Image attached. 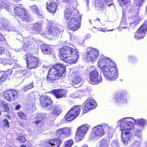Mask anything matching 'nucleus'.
Wrapping results in <instances>:
<instances>
[{"instance_id": "nucleus-43", "label": "nucleus", "mask_w": 147, "mask_h": 147, "mask_svg": "<svg viewBox=\"0 0 147 147\" xmlns=\"http://www.w3.org/2000/svg\"><path fill=\"white\" fill-rule=\"evenodd\" d=\"M3 123L4 126L8 127H9V123L7 119H3Z\"/></svg>"}, {"instance_id": "nucleus-4", "label": "nucleus", "mask_w": 147, "mask_h": 147, "mask_svg": "<svg viewBox=\"0 0 147 147\" xmlns=\"http://www.w3.org/2000/svg\"><path fill=\"white\" fill-rule=\"evenodd\" d=\"M70 129L68 127H65L58 129L56 132V136L59 138L50 139L45 142L46 147H59L62 143L60 138H62L65 136L70 135Z\"/></svg>"}, {"instance_id": "nucleus-6", "label": "nucleus", "mask_w": 147, "mask_h": 147, "mask_svg": "<svg viewBox=\"0 0 147 147\" xmlns=\"http://www.w3.org/2000/svg\"><path fill=\"white\" fill-rule=\"evenodd\" d=\"M81 110L80 106L76 105L71 108L65 116V120L67 121L70 122L78 117Z\"/></svg>"}, {"instance_id": "nucleus-1", "label": "nucleus", "mask_w": 147, "mask_h": 147, "mask_svg": "<svg viewBox=\"0 0 147 147\" xmlns=\"http://www.w3.org/2000/svg\"><path fill=\"white\" fill-rule=\"evenodd\" d=\"M98 66L107 79L113 80L117 78L118 70L116 65L108 58H100L98 61Z\"/></svg>"}, {"instance_id": "nucleus-58", "label": "nucleus", "mask_w": 147, "mask_h": 147, "mask_svg": "<svg viewBox=\"0 0 147 147\" xmlns=\"http://www.w3.org/2000/svg\"><path fill=\"white\" fill-rule=\"evenodd\" d=\"M15 1L16 2H18L20 1V0H13Z\"/></svg>"}, {"instance_id": "nucleus-13", "label": "nucleus", "mask_w": 147, "mask_h": 147, "mask_svg": "<svg viewBox=\"0 0 147 147\" xmlns=\"http://www.w3.org/2000/svg\"><path fill=\"white\" fill-rule=\"evenodd\" d=\"M18 96V91L13 89L8 90L4 92L3 94V97L9 102L15 99Z\"/></svg>"}, {"instance_id": "nucleus-10", "label": "nucleus", "mask_w": 147, "mask_h": 147, "mask_svg": "<svg viewBox=\"0 0 147 147\" xmlns=\"http://www.w3.org/2000/svg\"><path fill=\"white\" fill-rule=\"evenodd\" d=\"M98 52L96 49H91L86 52V54L84 59L87 61L94 62L98 58Z\"/></svg>"}, {"instance_id": "nucleus-37", "label": "nucleus", "mask_w": 147, "mask_h": 147, "mask_svg": "<svg viewBox=\"0 0 147 147\" xmlns=\"http://www.w3.org/2000/svg\"><path fill=\"white\" fill-rule=\"evenodd\" d=\"M73 140L71 139L67 140L65 142L64 146L63 147H71L74 144Z\"/></svg>"}, {"instance_id": "nucleus-15", "label": "nucleus", "mask_w": 147, "mask_h": 147, "mask_svg": "<svg viewBox=\"0 0 147 147\" xmlns=\"http://www.w3.org/2000/svg\"><path fill=\"white\" fill-rule=\"evenodd\" d=\"M119 124L121 131H129L132 130L134 127L133 122L125 119H122Z\"/></svg>"}, {"instance_id": "nucleus-31", "label": "nucleus", "mask_w": 147, "mask_h": 147, "mask_svg": "<svg viewBox=\"0 0 147 147\" xmlns=\"http://www.w3.org/2000/svg\"><path fill=\"white\" fill-rule=\"evenodd\" d=\"M16 140L20 143H23L26 141V139L24 135L22 133H20L18 135L16 138Z\"/></svg>"}, {"instance_id": "nucleus-24", "label": "nucleus", "mask_w": 147, "mask_h": 147, "mask_svg": "<svg viewBox=\"0 0 147 147\" xmlns=\"http://www.w3.org/2000/svg\"><path fill=\"white\" fill-rule=\"evenodd\" d=\"M42 52L45 54L50 55L53 53V49L51 45L43 44L41 46Z\"/></svg>"}, {"instance_id": "nucleus-48", "label": "nucleus", "mask_w": 147, "mask_h": 147, "mask_svg": "<svg viewBox=\"0 0 147 147\" xmlns=\"http://www.w3.org/2000/svg\"><path fill=\"white\" fill-rule=\"evenodd\" d=\"M3 106H4V107H3L4 108V111L7 113H9V108L8 105H3Z\"/></svg>"}, {"instance_id": "nucleus-19", "label": "nucleus", "mask_w": 147, "mask_h": 147, "mask_svg": "<svg viewBox=\"0 0 147 147\" xmlns=\"http://www.w3.org/2000/svg\"><path fill=\"white\" fill-rule=\"evenodd\" d=\"M87 102L85 105L83 111L85 112H87L88 111L95 108L97 106V103L92 98H88L87 100Z\"/></svg>"}, {"instance_id": "nucleus-17", "label": "nucleus", "mask_w": 147, "mask_h": 147, "mask_svg": "<svg viewBox=\"0 0 147 147\" xmlns=\"http://www.w3.org/2000/svg\"><path fill=\"white\" fill-rule=\"evenodd\" d=\"M62 76L59 75L54 69L50 68L49 71V73L47 77V81L49 82H53L56 81Z\"/></svg>"}, {"instance_id": "nucleus-47", "label": "nucleus", "mask_w": 147, "mask_h": 147, "mask_svg": "<svg viewBox=\"0 0 147 147\" xmlns=\"http://www.w3.org/2000/svg\"><path fill=\"white\" fill-rule=\"evenodd\" d=\"M98 30L100 31H101L103 32H105L106 31H112L113 30V29H111V30H106V29L104 28H98Z\"/></svg>"}, {"instance_id": "nucleus-42", "label": "nucleus", "mask_w": 147, "mask_h": 147, "mask_svg": "<svg viewBox=\"0 0 147 147\" xmlns=\"http://www.w3.org/2000/svg\"><path fill=\"white\" fill-rule=\"evenodd\" d=\"M146 123V122L145 120L142 119L138 120L137 122V124L138 125L142 126L145 125Z\"/></svg>"}, {"instance_id": "nucleus-55", "label": "nucleus", "mask_w": 147, "mask_h": 147, "mask_svg": "<svg viewBox=\"0 0 147 147\" xmlns=\"http://www.w3.org/2000/svg\"><path fill=\"white\" fill-rule=\"evenodd\" d=\"M98 22L99 23H100V20L99 19H96L94 21V22L95 23H96V22Z\"/></svg>"}, {"instance_id": "nucleus-23", "label": "nucleus", "mask_w": 147, "mask_h": 147, "mask_svg": "<svg viewBox=\"0 0 147 147\" xmlns=\"http://www.w3.org/2000/svg\"><path fill=\"white\" fill-rule=\"evenodd\" d=\"M57 5L55 1H52L49 3L48 2L46 3V8L47 11L50 13H55L57 10Z\"/></svg>"}, {"instance_id": "nucleus-2", "label": "nucleus", "mask_w": 147, "mask_h": 147, "mask_svg": "<svg viewBox=\"0 0 147 147\" xmlns=\"http://www.w3.org/2000/svg\"><path fill=\"white\" fill-rule=\"evenodd\" d=\"M76 11L70 5L67 7L64 11V18L67 21V29L73 32L80 27L81 17L76 12Z\"/></svg>"}, {"instance_id": "nucleus-30", "label": "nucleus", "mask_w": 147, "mask_h": 147, "mask_svg": "<svg viewBox=\"0 0 147 147\" xmlns=\"http://www.w3.org/2000/svg\"><path fill=\"white\" fill-rule=\"evenodd\" d=\"M135 38L137 39L143 38L145 35L146 33L138 29L135 32Z\"/></svg>"}, {"instance_id": "nucleus-5", "label": "nucleus", "mask_w": 147, "mask_h": 147, "mask_svg": "<svg viewBox=\"0 0 147 147\" xmlns=\"http://www.w3.org/2000/svg\"><path fill=\"white\" fill-rule=\"evenodd\" d=\"M13 9L16 18L20 23L22 22H27L30 21V17L26 9L17 6L14 7Z\"/></svg>"}, {"instance_id": "nucleus-60", "label": "nucleus", "mask_w": 147, "mask_h": 147, "mask_svg": "<svg viewBox=\"0 0 147 147\" xmlns=\"http://www.w3.org/2000/svg\"><path fill=\"white\" fill-rule=\"evenodd\" d=\"M141 20V19H140V18L138 19V22H140Z\"/></svg>"}, {"instance_id": "nucleus-35", "label": "nucleus", "mask_w": 147, "mask_h": 147, "mask_svg": "<svg viewBox=\"0 0 147 147\" xmlns=\"http://www.w3.org/2000/svg\"><path fill=\"white\" fill-rule=\"evenodd\" d=\"M139 29L146 33L147 32V20H145Z\"/></svg>"}, {"instance_id": "nucleus-34", "label": "nucleus", "mask_w": 147, "mask_h": 147, "mask_svg": "<svg viewBox=\"0 0 147 147\" xmlns=\"http://www.w3.org/2000/svg\"><path fill=\"white\" fill-rule=\"evenodd\" d=\"M110 142L109 140L103 138L100 141V145L105 147H108Z\"/></svg>"}, {"instance_id": "nucleus-52", "label": "nucleus", "mask_w": 147, "mask_h": 147, "mask_svg": "<svg viewBox=\"0 0 147 147\" xmlns=\"http://www.w3.org/2000/svg\"><path fill=\"white\" fill-rule=\"evenodd\" d=\"M8 105V104L6 102H5V101H3L1 102V105L3 107H4V106H3V105Z\"/></svg>"}, {"instance_id": "nucleus-56", "label": "nucleus", "mask_w": 147, "mask_h": 147, "mask_svg": "<svg viewBox=\"0 0 147 147\" xmlns=\"http://www.w3.org/2000/svg\"><path fill=\"white\" fill-rule=\"evenodd\" d=\"M5 116L9 119H10V117L8 114H6L5 115Z\"/></svg>"}, {"instance_id": "nucleus-61", "label": "nucleus", "mask_w": 147, "mask_h": 147, "mask_svg": "<svg viewBox=\"0 0 147 147\" xmlns=\"http://www.w3.org/2000/svg\"><path fill=\"white\" fill-rule=\"evenodd\" d=\"M1 110H0V115H1Z\"/></svg>"}, {"instance_id": "nucleus-12", "label": "nucleus", "mask_w": 147, "mask_h": 147, "mask_svg": "<svg viewBox=\"0 0 147 147\" xmlns=\"http://www.w3.org/2000/svg\"><path fill=\"white\" fill-rule=\"evenodd\" d=\"M88 129V125H83L78 128L76 133V136L75 138L76 142H79L83 139Z\"/></svg>"}, {"instance_id": "nucleus-44", "label": "nucleus", "mask_w": 147, "mask_h": 147, "mask_svg": "<svg viewBox=\"0 0 147 147\" xmlns=\"http://www.w3.org/2000/svg\"><path fill=\"white\" fill-rule=\"evenodd\" d=\"M90 136L91 138H95V137L97 136L99 137L98 136V134L94 130L93 131H92L91 132Z\"/></svg>"}, {"instance_id": "nucleus-50", "label": "nucleus", "mask_w": 147, "mask_h": 147, "mask_svg": "<svg viewBox=\"0 0 147 147\" xmlns=\"http://www.w3.org/2000/svg\"><path fill=\"white\" fill-rule=\"evenodd\" d=\"M4 48L0 46V55L4 53Z\"/></svg>"}, {"instance_id": "nucleus-33", "label": "nucleus", "mask_w": 147, "mask_h": 147, "mask_svg": "<svg viewBox=\"0 0 147 147\" xmlns=\"http://www.w3.org/2000/svg\"><path fill=\"white\" fill-rule=\"evenodd\" d=\"M5 8L9 11L11 10V7L9 6L7 3H4L3 1H0V9H3Z\"/></svg>"}, {"instance_id": "nucleus-26", "label": "nucleus", "mask_w": 147, "mask_h": 147, "mask_svg": "<svg viewBox=\"0 0 147 147\" xmlns=\"http://www.w3.org/2000/svg\"><path fill=\"white\" fill-rule=\"evenodd\" d=\"M12 70L11 69H9L2 74L0 77V84L5 81L8 77L12 74Z\"/></svg>"}, {"instance_id": "nucleus-21", "label": "nucleus", "mask_w": 147, "mask_h": 147, "mask_svg": "<svg viewBox=\"0 0 147 147\" xmlns=\"http://www.w3.org/2000/svg\"><path fill=\"white\" fill-rule=\"evenodd\" d=\"M121 136L122 140L124 144H127L131 141L132 137L130 132L127 131H122Z\"/></svg>"}, {"instance_id": "nucleus-40", "label": "nucleus", "mask_w": 147, "mask_h": 147, "mask_svg": "<svg viewBox=\"0 0 147 147\" xmlns=\"http://www.w3.org/2000/svg\"><path fill=\"white\" fill-rule=\"evenodd\" d=\"M31 10L37 14L39 13V9L36 5H34L31 7Z\"/></svg>"}, {"instance_id": "nucleus-18", "label": "nucleus", "mask_w": 147, "mask_h": 147, "mask_svg": "<svg viewBox=\"0 0 147 147\" xmlns=\"http://www.w3.org/2000/svg\"><path fill=\"white\" fill-rule=\"evenodd\" d=\"M45 116L43 114L39 113L33 119V124L38 126H43L45 122Z\"/></svg>"}, {"instance_id": "nucleus-46", "label": "nucleus", "mask_w": 147, "mask_h": 147, "mask_svg": "<svg viewBox=\"0 0 147 147\" xmlns=\"http://www.w3.org/2000/svg\"><path fill=\"white\" fill-rule=\"evenodd\" d=\"M23 74L25 76L28 77L30 75V73L28 71H23Z\"/></svg>"}, {"instance_id": "nucleus-29", "label": "nucleus", "mask_w": 147, "mask_h": 147, "mask_svg": "<svg viewBox=\"0 0 147 147\" xmlns=\"http://www.w3.org/2000/svg\"><path fill=\"white\" fill-rule=\"evenodd\" d=\"M94 130L98 134V136L100 137L102 136L105 133L103 127L102 125L96 127Z\"/></svg>"}, {"instance_id": "nucleus-39", "label": "nucleus", "mask_w": 147, "mask_h": 147, "mask_svg": "<svg viewBox=\"0 0 147 147\" xmlns=\"http://www.w3.org/2000/svg\"><path fill=\"white\" fill-rule=\"evenodd\" d=\"M120 26L122 28H125L127 27V24L126 22V20H125V18H122Z\"/></svg>"}, {"instance_id": "nucleus-51", "label": "nucleus", "mask_w": 147, "mask_h": 147, "mask_svg": "<svg viewBox=\"0 0 147 147\" xmlns=\"http://www.w3.org/2000/svg\"><path fill=\"white\" fill-rule=\"evenodd\" d=\"M27 86L28 87L29 89H31L33 88L34 87L33 83H30V84L27 85Z\"/></svg>"}, {"instance_id": "nucleus-62", "label": "nucleus", "mask_w": 147, "mask_h": 147, "mask_svg": "<svg viewBox=\"0 0 147 147\" xmlns=\"http://www.w3.org/2000/svg\"><path fill=\"white\" fill-rule=\"evenodd\" d=\"M126 18H125V20H126ZM126 21V20H125Z\"/></svg>"}, {"instance_id": "nucleus-7", "label": "nucleus", "mask_w": 147, "mask_h": 147, "mask_svg": "<svg viewBox=\"0 0 147 147\" xmlns=\"http://www.w3.org/2000/svg\"><path fill=\"white\" fill-rule=\"evenodd\" d=\"M47 28L49 34L53 36H59L62 31L61 26H56L52 22H50L48 24Z\"/></svg>"}, {"instance_id": "nucleus-57", "label": "nucleus", "mask_w": 147, "mask_h": 147, "mask_svg": "<svg viewBox=\"0 0 147 147\" xmlns=\"http://www.w3.org/2000/svg\"><path fill=\"white\" fill-rule=\"evenodd\" d=\"M20 147H26V146L23 144H22L20 145Z\"/></svg>"}, {"instance_id": "nucleus-54", "label": "nucleus", "mask_w": 147, "mask_h": 147, "mask_svg": "<svg viewBox=\"0 0 147 147\" xmlns=\"http://www.w3.org/2000/svg\"><path fill=\"white\" fill-rule=\"evenodd\" d=\"M23 90L24 91V92H25L27 91V90H29V89L28 88V87L26 86V87H24L23 88Z\"/></svg>"}, {"instance_id": "nucleus-45", "label": "nucleus", "mask_w": 147, "mask_h": 147, "mask_svg": "<svg viewBox=\"0 0 147 147\" xmlns=\"http://www.w3.org/2000/svg\"><path fill=\"white\" fill-rule=\"evenodd\" d=\"M129 61L134 62L136 60V59L135 57L131 56L129 57Z\"/></svg>"}, {"instance_id": "nucleus-11", "label": "nucleus", "mask_w": 147, "mask_h": 147, "mask_svg": "<svg viewBox=\"0 0 147 147\" xmlns=\"http://www.w3.org/2000/svg\"><path fill=\"white\" fill-rule=\"evenodd\" d=\"M89 81L90 83L97 84L102 82V79L101 76L99 74L96 69H94L89 74Z\"/></svg>"}, {"instance_id": "nucleus-59", "label": "nucleus", "mask_w": 147, "mask_h": 147, "mask_svg": "<svg viewBox=\"0 0 147 147\" xmlns=\"http://www.w3.org/2000/svg\"><path fill=\"white\" fill-rule=\"evenodd\" d=\"M82 147H88V146L86 145H84Z\"/></svg>"}, {"instance_id": "nucleus-8", "label": "nucleus", "mask_w": 147, "mask_h": 147, "mask_svg": "<svg viewBox=\"0 0 147 147\" xmlns=\"http://www.w3.org/2000/svg\"><path fill=\"white\" fill-rule=\"evenodd\" d=\"M27 66L29 69H32L38 66V61L37 57L29 53L25 55Z\"/></svg>"}, {"instance_id": "nucleus-53", "label": "nucleus", "mask_w": 147, "mask_h": 147, "mask_svg": "<svg viewBox=\"0 0 147 147\" xmlns=\"http://www.w3.org/2000/svg\"><path fill=\"white\" fill-rule=\"evenodd\" d=\"M21 106L20 105H16L15 107V110H18L20 108Z\"/></svg>"}, {"instance_id": "nucleus-14", "label": "nucleus", "mask_w": 147, "mask_h": 147, "mask_svg": "<svg viewBox=\"0 0 147 147\" xmlns=\"http://www.w3.org/2000/svg\"><path fill=\"white\" fill-rule=\"evenodd\" d=\"M127 94L124 91H118L115 93L113 99L115 102L123 104L126 102Z\"/></svg>"}, {"instance_id": "nucleus-41", "label": "nucleus", "mask_w": 147, "mask_h": 147, "mask_svg": "<svg viewBox=\"0 0 147 147\" xmlns=\"http://www.w3.org/2000/svg\"><path fill=\"white\" fill-rule=\"evenodd\" d=\"M144 0H134V2L136 3V5H137L139 7L142 6Z\"/></svg>"}, {"instance_id": "nucleus-32", "label": "nucleus", "mask_w": 147, "mask_h": 147, "mask_svg": "<svg viewBox=\"0 0 147 147\" xmlns=\"http://www.w3.org/2000/svg\"><path fill=\"white\" fill-rule=\"evenodd\" d=\"M119 5L123 7L124 6L128 7L131 4V0H122L119 3Z\"/></svg>"}, {"instance_id": "nucleus-36", "label": "nucleus", "mask_w": 147, "mask_h": 147, "mask_svg": "<svg viewBox=\"0 0 147 147\" xmlns=\"http://www.w3.org/2000/svg\"><path fill=\"white\" fill-rule=\"evenodd\" d=\"M18 116L21 119L26 120L27 119L26 114L22 111H20L18 112Z\"/></svg>"}, {"instance_id": "nucleus-3", "label": "nucleus", "mask_w": 147, "mask_h": 147, "mask_svg": "<svg viewBox=\"0 0 147 147\" xmlns=\"http://www.w3.org/2000/svg\"><path fill=\"white\" fill-rule=\"evenodd\" d=\"M59 58L63 62L69 64L75 63L79 55L77 49L68 46H64L59 50Z\"/></svg>"}, {"instance_id": "nucleus-20", "label": "nucleus", "mask_w": 147, "mask_h": 147, "mask_svg": "<svg viewBox=\"0 0 147 147\" xmlns=\"http://www.w3.org/2000/svg\"><path fill=\"white\" fill-rule=\"evenodd\" d=\"M67 92V90L64 89H55L52 91V93L57 99L66 97Z\"/></svg>"}, {"instance_id": "nucleus-22", "label": "nucleus", "mask_w": 147, "mask_h": 147, "mask_svg": "<svg viewBox=\"0 0 147 147\" xmlns=\"http://www.w3.org/2000/svg\"><path fill=\"white\" fill-rule=\"evenodd\" d=\"M51 68L54 69L55 71H56L59 75L61 76L63 75L66 71L65 65L58 63L55 64Z\"/></svg>"}, {"instance_id": "nucleus-9", "label": "nucleus", "mask_w": 147, "mask_h": 147, "mask_svg": "<svg viewBox=\"0 0 147 147\" xmlns=\"http://www.w3.org/2000/svg\"><path fill=\"white\" fill-rule=\"evenodd\" d=\"M113 0H95V8L99 11H102L106 8V5L110 6L113 5Z\"/></svg>"}, {"instance_id": "nucleus-38", "label": "nucleus", "mask_w": 147, "mask_h": 147, "mask_svg": "<svg viewBox=\"0 0 147 147\" xmlns=\"http://www.w3.org/2000/svg\"><path fill=\"white\" fill-rule=\"evenodd\" d=\"M61 113L60 109L57 107H54L52 113L56 116H58Z\"/></svg>"}, {"instance_id": "nucleus-25", "label": "nucleus", "mask_w": 147, "mask_h": 147, "mask_svg": "<svg viewBox=\"0 0 147 147\" xmlns=\"http://www.w3.org/2000/svg\"><path fill=\"white\" fill-rule=\"evenodd\" d=\"M73 74L74 78L72 80V84L75 85L80 83L82 80L80 74L78 73L77 71L74 72Z\"/></svg>"}, {"instance_id": "nucleus-28", "label": "nucleus", "mask_w": 147, "mask_h": 147, "mask_svg": "<svg viewBox=\"0 0 147 147\" xmlns=\"http://www.w3.org/2000/svg\"><path fill=\"white\" fill-rule=\"evenodd\" d=\"M34 45V42L32 40H27L24 42L22 47V49L24 51L26 50L29 47H32Z\"/></svg>"}, {"instance_id": "nucleus-16", "label": "nucleus", "mask_w": 147, "mask_h": 147, "mask_svg": "<svg viewBox=\"0 0 147 147\" xmlns=\"http://www.w3.org/2000/svg\"><path fill=\"white\" fill-rule=\"evenodd\" d=\"M40 104L43 107H49L48 109L53 108L52 105V101L50 97L47 95L41 96L40 98Z\"/></svg>"}, {"instance_id": "nucleus-27", "label": "nucleus", "mask_w": 147, "mask_h": 147, "mask_svg": "<svg viewBox=\"0 0 147 147\" xmlns=\"http://www.w3.org/2000/svg\"><path fill=\"white\" fill-rule=\"evenodd\" d=\"M32 32L34 33H37L40 32L42 30L41 25L38 23H35L32 24L31 28Z\"/></svg>"}, {"instance_id": "nucleus-49", "label": "nucleus", "mask_w": 147, "mask_h": 147, "mask_svg": "<svg viewBox=\"0 0 147 147\" xmlns=\"http://www.w3.org/2000/svg\"><path fill=\"white\" fill-rule=\"evenodd\" d=\"M0 41H5L6 40L5 37L2 34L0 33Z\"/></svg>"}]
</instances>
